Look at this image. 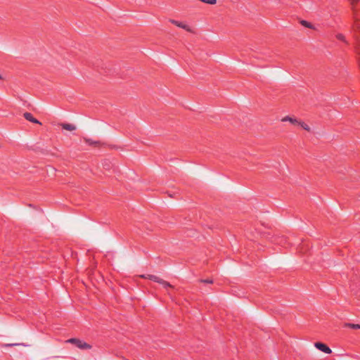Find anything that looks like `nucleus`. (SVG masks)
Returning <instances> with one entry per match:
<instances>
[{"label": "nucleus", "instance_id": "obj_1", "mask_svg": "<svg viewBox=\"0 0 360 360\" xmlns=\"http://www.w3.org/2000/svg\"><path fill=\"white\" fill-rule=\"evenodd\" d=\"M67 343H71L80 349H90L92 346L78 338H70L66 340Z\"/></svg>", "mask_w": 360, "mask_h": 360}, {"label": "nucleus", "instance_id": "obj_2", "mask_svg": "<svg viewBox=\"0 0 360 360\" xmlns=\"http://www.w3.org/2000/svg\"><path fill=\"white\" fill-rule=\"evenodd\" d=\"M315 347L319 350L326 353V354H330L332 353V350L324 343L318 342L315 343Z\"/></svg>", "mask_w": 360, "mask_h": 360}, {"label": "nucleus", "instance_id": "obj_3", "mask_svg": "<svg viewBox=\"0 0 360 360\" xmlns=\"http://www.w3.org/2000/svg\"><path fill=\"white\" fill-rule=\"evenodd\" d=\"M169 22L171 23H172L173 25H175L176 26L186 30L187 32H193V30L189 27V26L186 25V24H184L182 22H179V21H177V20H173V19H170Z\"/></svg>", "mask_w": 360, "mask_h": 360}, {"label": "nucleus", "instance_id": "obj_4", "mask_svg": "<svg viewBox=\"0 0 360 360\" xmlns=\"http://www.w3.org/2000/svg\"><path fill=\"white\" fill-rule=\"evenodd\" d=\"M23 117H25V120H27L32 123L41 124V123L38 120L34 118L30 112H25L23 114Z\"/></svg>", "mask_w": 360, "mask_h": 360}, {"label": "nucleus", "instance_id": "obj_5", "mask_svg": "<svg viewBox=\"0 0 360 360\" xmlns=\"http://www.w3.org/2000/svg\"><path fill=\"white\" fill-rule=\"evenodd\" d=\"M83 139H84V142L89 146H92L94 147H99L102 145L101 142L99 141H94L93 139H89L86 137H84Z\"/></svg>", "mask_w": 360, "mask_h": 360}, {"label": "nucleus", "instance_id": "obj_6", "mask_svg": "<svg viewBox=\"0 0 360 360\" xmlns=\"http://www.w3.org/2000/svg\"><path fill=\"white\" fill-rule=\"evenodd\" d=\"M141 277L144 278H148V279L153 281L154 282H156V283H159L160 280V277L155 276V275H152V274L141 275Z\"/></svg>", "mask_w": 360, "mask_h": 360}, {"label": "nucleus", "instance_id": "obj_7", "mask_svg": "<svg viewBox=\"0 0 360 360\" xmlns=\"http://www.w3.org/2000/svg\"><path fill=\"white\" fill-rule=\"evenodd\" d=\"M60 125L61 126L62 129L68 131H74L76 129V126L72 124L61 123Z\"/></svg>", "mask_w": 360, "mask_h": 360}, {"label": "nucleus", "instance_id": "obj_8", "mask_svg": "<svg viewBox=\"0 0 360 360\" xmlns=\"http://www.w3.org/2000/svg\"><path fill=\"white\" fill-rule=\"evenodd\" d=\"M353 30L356 32L360 30V20L357 18H355L354 24H353Z\"/></svg>", "mask_w": 360, "mask_h": 360}, {"label": "nucleus", "instance_id": "obj_9", "mask_svg": "<svg viewBox=\"0 0 360 360\" xmlns=\"http://www.w3.org/2000/svg\"><path fill=\"white\" fill-rule=\"evenodd\" d=\"M345 326L350 328L352 329H354V330L360 329V324L347 323L345 324Z\"/></svg>", "mask_w": 360, "mask_h": 360}, {"label": "nucleus", "instance_id": "obj_10", "mask_svg": "<svg viewBox=\"0 0 360 360\" xmlns=\"http://www.w3.org/2000/svg\"><path fill=\"white\" fill-rule=\"evenodd\" d=\"M163 285L165 288H174L173 285H172L169 282L164 281L163 279L160 278V282L158 283Z\"/></svg>", "mask_w": 360, "mask_h": 360}, {"label": "nucleus", "instance_id": "obj_11", "mask_svg": "<svg viewBox=\"0 0 360 360\" xmlns=\"http://www.w3.org/2000/svg\"><path fill=\"white\" fill-rule=\"evenodd\" d=\"M283 122H285V121H289L290 122H291L292 124H297L298 123V121L296 120V119H294V118H292L289 116H286L285 117L283 120H282Z\"/></svg>", "mask_w": 360, "mask_h": 360}, {"label": "nucleus", "instance_id": "obj_12", "mask_svg": "<svg viewBox=\"0 0 360 360\" xmlns=\"http://www.w3.org/2000/svg\"><path fill=\"white\" fill-rule=\"evenodd\" d=\"M103 167L105 169L110 170L112 167L111 162L109 160H105L103 162Z\"/></svg>", "mask_w": 360, "mask_h": 360}, {"label": "nucleus", "instance_id": "obj_13", "mask_svg": "<svg viewBox=\"0 0 360 360\" xmlns=\"http://www.w3.org/2000/svg\"><path fill=\"white\" fill-rule=\"evenodd\" d=\"M301 24L306 27H308V28H310V29H314V26L312 24H311L310 22L306 21V20H302L301 21Z\"/></svg>", "mask_w": 360, "mask_h": 360}, {"label": "nucleus", "instance_id": "obj_14", "mask_svg": "<svg viewBox=\"0 0 360 360\" xmlns=\"http://www.w3.org/2000/svg\"><path fill=\"white\" fill-rule=\"evenodd\" d=\"M336 38L338 39V40H340V41H342L345 43H347V41L345 39V37L342 34H338L336 35Z\"/></svg>", "mask_w": 360, "mask_h": 360}, {"label": "nucleus", "instance_id": "obj_15", "mask_svg": "<svg viewBox=\"0 0 360 360\" xmlns=\"http://www.w3.org/2000/svg\"><path fill=\"white\" fill-rule=\"evenodd\" d=\"M298 123L300 124V126L306 131H310V127L307 124H305L304 122H299Z\"/></svg>", "mask_w": 360, "mask_h": 360}, {"label": "nucleus", "instance_id": "obj_16", "mask_svg": "<svg viewBox=\"0 0 360 360\" xmlns=\"http://www.w3.org/2000/svg\"><path fill=\"white\" fill-rule=\"evenodd\" d=\"M199 281L202 283H208V284L213 283L212 279H200V280H199Z\"/></svg>", "mask_w": 360, "mask_h": 360}, {"label": "nucleus", "instance_id": "obj_17", "mask_svg": "<svg viewBox=\"0 0 360 360\" xmlns=\"http://www.w3.org/2000/svg\"><path fill=\"white\" fill-rule=\"evenodd\" d=\"M15 345H18V344H16V343H13V344H4L2 345V347H13V346H15Z\"/></svg>", "mask_w": 360, "mask_h": 360}, {"label": "nucleus", "instance_id": "obj_18", "mask_svg": "<svg viewBox=\"0 0 360 360\" xmlns=\"http://www.w3.org/2000/svg\"><path fill=\"white\" fill-rule=\"evenodd\" d=\"M283 240H285V239H284L283 238H281L280 241H278V243H283Z\"/></svg>", "mask_w": 360, "mask_h": 360}, {"label": "nucleus", "instance_id": "obj_19", "mask_svg": "<svg viewBox=\"0 0 360 360\" xmlns=\"http://www.w3.org/2000/svg\"><path fill=\"white\" fill-rule=\"evenodd\" d=\"M359 1V0H352V4H355V3H357Z\"/></svg>", "mask_w": 360, "mask_h": 360}]
</instances>
